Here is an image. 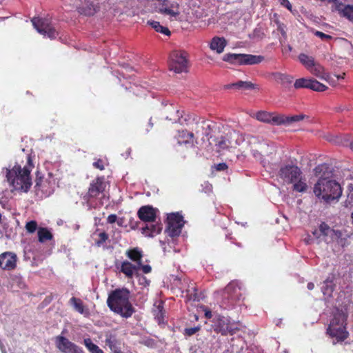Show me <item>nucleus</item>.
Returning a JSON list of instances; mask_svg holds the SVG:
<instances>
[{"mask_svg": "<svg viewBox=\"0 0 353 353\" xmlns=\"http://www.w3.org/2000/svg\"><path fill=\"white\" fill-rule=\"evenodd\" d=\"M314 172L318 177L313 188L314 195L326 203L338 202L343 189L340 183L333 179L332 169L327 164L322 163L314 169Z\"/></svg>", "mask_w": 353, "mask_h": 353, "instance_id": "obj_1", "label": "nucleus"}, {"mask_svg": "<svg viewBox=\"0 0 353 353\" xmlns=\"http://www.w3.org/2000/svg\"><path fill=\"white\" fill-rule=\"evenodd\" d=\"M130 292L125 288H117L111 291L107 299V305L114 313L128 319L135 312V309L130 301Z\"/></svg>", "mask_w": 353, "mask_h": 353, "instance_id": "obj_2", "label": "nucleus"}, {"mask_svg": "<svg viewBox=\"0 0 353 353\" xmlns=\"http://www.w3.org/2000/svg\"><path fill=\"white\" fill-rule=\"evenodd\" d=\"M347 314L343 310L336 308L327 328V333L337 342L343 341L349 335L346 330Z\"/></svg>", "mask_w": 353, "mask_h": 353, "instance_id": "obj_3", "label": "nucleus"}, {"mask_svg": "<svg viewBox=\"0 0 353 353\" xmlns=\"http://www.w3.org/2000/svg\"><path fill=\"white\" fill-rule=\"evenodd\" d=\"M241 288L236 282H231L225 288L221 306L224 309H232L241 301Z\"/></svg>", "mask_w": 353, "mask_h": 353, "instance_id": "obj_4", "label": "nucleus"}, {"mask_svg": "<svg viewBox=\"0 0 353 353\" xmlns=\"http://www.w3.org/2000/svg\"><path fill=\"white\" fill-rule=\"evenodd\" d=\"M264 59L261 55H253L250 54H233L227 53L223 57V61L232 64L239 65H255L260 63Z\"/></svg>", "mask_w": 353, "mask_h": 353, "instance_id": "obj_5", "label": "nucleus"}, {"mask_svg": "<svg viewBox=\"0 0 353 353\" xmlns=\"http://www.w3.org/2000/svg\"><path fill=\"white\" fill-rule=\"evenodd\" d=\"M302 174L301 170L297 165L288 164L280 168L278 176L284 183L291 184L300 179Z\"/></svg>", "mask_w": 353, "mask_h": 353, "instance_id": "obj_6", "label": "nucleus"}, {"mask_svg": "<svg viewBox=\"0 0 353 353\" xmlns=\"http://www.w3.org/2000/svg\"><path fill=\"white\" fill-rule=\"evenodd\" d=\"M34 28L38 32L50 39H54L58 35V32L46 19L34 17L31 19Z\"/></svg>", "mask_w": 353, "mask_h": 353, "instance_id": "obj_7", "label": "nucleus"}, {"mask_svg": "<svg viewBox=\"0 0 353 353\" xmlns=\"http://www.w3.org/2000/svg\"><path fill=\"white\" fill-rule=\"evenodd\" d=\"M170 68L176 73L187 72V53L184 51H174L170 54Z\"/></svg>", "mask_w": 353, "mask_h": 353, "instance_id": "obj_8", "label": "nucleus"}, {"mask_svg": "<svg viewBox=\"0 0 353 353\" xmlns=\"http://www.w3.org/2000/svg\"><path fill=\"white\" fill-rule=\"evenodd\" d=\"M168 225L165 233L170 237L179 236L183 226V216L178 212L171 213L167 218Z\"/></svg>", "mask_w": 353, "mask_h": 353, "instance_id": "obj_9", "label": "nucleus"}, {"mask_svg": "<svg viewBox=\"0 0 353 353\" xmlns=\"http://www.w3.org/2000/svg\"><path fill=\"white\" fill-rule=\"evenodd\" d=\"M6 179L14 190H22V169L20 165H15L12 169H6Z\"/></svg>", "mask_w": 353, "mask_h": 353, "instance_id": "obj_10", "label": "nucleus"}, {"mask_svg": "<svg viewBox=\"0 0 353 353\" xmlns=\"http://www.w3.org/2000/svg\"><path fill=\"white\" fill-rule=\"evenodd\" d=\"M56 347L62 353H84L82 348L63 336L55 337Z\"/></svg>", "mask_w": 353, "mask_h": 353, "instance_id": "obj_11", "label": "nucleus"}, {"mask_svg": "<svg viewBox=\"0 0 353 353\" xmlns=\"http://www.w3.org/2000/svg\"><path fill=\"white\" fill-rule=\"evenodd\" d=\"M105 187L106 183L104 177H97L90 183L88 196L90 198H96L100 193L103 192Z\"/></svg>", "mask_w": 353, "mask_h": 353, "instance_id": "obj_12", "label": "nucleus"}, {"mask_svg": "<svg viewBox=\"0 0 353 353\" xmlns=\"http://www.w3.org/2000/svg\"><path fill=\"white\" fill-rule=\"evenodd\" d=\"M313 234L316 236L317 238L322 237L323 239H325L326 236H331L332 239H338L341 236V233L340 231L331 229L325 223H322L319 226V230H315L313 232Z\"/></svg>", "mask_w": 353, "mask_h": 353, "instance_id": "obj_13", "label": "nucleus"}, {"mask_svg": "<svg viewBox=\"0 0 353 353\" xmlns=\"http://www.w3.org/2000/svg\"><path fill=\"white\" fill-rule=\"evenodd\" d=\"M175 138L179 145H185L187 147L192 148L196 143L194 139V134L186 130L179 131Z\"/></svg>", "mask_w": 353, "mask_h": 353, "instance_id": "obj_14", "label": "nucleus"}, {"mask_svg": "<svg viewBox=\"0 0 353 353\" xmlns=\"http://www.w3.org/2000/svg\"><path fill=\"white\" fill-rule=\"evenodd\" d=\"M17 256L11 252L0 254V267L3 270H13L16 267Z\"/></svg>", "mask_w": 353, "mask_h": 353, "instance_id": "obj_15", "label": "nucleus"}, {"mask_svg": "<svg viewBox=\"0 0 353 353\" xmlns=\"http://www.w3.org/2000/svg\"><path fill=\"white\" fill-rule=\"evenodd\" d=\"M256 119L261 122L279 125L281 123L280 114L259 111L255 115Z\"/></svg>", "mask_w": 353, "mask_h": 353, "instance_id": "obj_16", "label": "nucleus"}, {"mask_svg": "<svg viewBox=\"0 0 353 353\" xmlns=\"http://www.w3.org/2000/svg\"><path fill=\"white\" fill-rule=\"evenodd\" d=\"M137 214L139 218L144 222L153 223L156 219V210L149 205L141 207L138 210Z\"/></svg>", "mask_w": 353, "mask_h": 353, "instance_id": "obj_17", "label": "nucleus"}, {"mask_svg": "<svg viewBox=\"0 0 353 353\" xmlns=\"http://www.w3.org/2000/svg\"><path fill=\"white\" fill-rule=\"evenodd\" d=\"M34 168L32 157L29 155L27 158V165L23 167V192H27L32 185L31 180L29 177L31 169Z\"/></svg>", "mask_w": 353, "mask_h": 353, "instance_id": "obj_18", "label": "nucleus"}, {"mask_svg": "<svg viewBox=\"0 0 353 353\" xmlns=\"http://www.w3.org/2000/svg\"><path fill=\"white\" fill-rule=\"evenodd\" d=\"M227 43V41L225 38L214 37L212 39L210 48L212 50L216 51L218 54H221L223 52Z\"/></svg>", "mask_w": 353, "mask_h": 353, "instance_id": "obj_19", "label": "nucleus"}, {"mask_svg": "<svg viewBox=\"0 0 353 353\" xmlns=\"http://www.w3.org/2000/svg\"><path fill=\"white\" fill-rule=\"evenodd\" d=\"M225 88L226 89L235 88L238 90H249L258 89V85L256 84L252 83L250 81H239L236 83L228 84L225 86Z\"/></svg>", "mask_w": 353, "mask_h": 353, "instance_id": "obj_20", "label": "nucleus"}, {"mask_svg": "<svg viewBox=\"0 0 353 353\" xmlns=\"http://www.w3.org/2000/svg\"><path fill=\"white\" fill-rule=\"evenodd\" d=\"M162 230V225L159 223H150L145 227L142 228V234L145 236L153 237L159 234Z\"/></svg>", "mask_w": 353, "mask_h": 353, "instance_id": "obj_21", "label": "nucleus"}, {"mask_svg": "<svg viewBox=\"0 0 353 353\" xmlns=\"http://www.w3.org/2000/svg\"><path fill=\"white\" fill-rule=\"evenodd\" d=\"M137 270V265H133L128 261L121 263L120 271L128 278H132Z\"/></svg>", "mask_w": 353, "mask_h": 353, "instance_id": "obj_22", "label": "nucleus"}, {"mask_svg": "<svg viewBox=\"0 0 353 353\" xmlns=\"http://www.w3.org/2000/svg\"><path fill=\"white\" fill-rule=\"evenodd\" d=\"M273 79L283 86H288L293 81V77L289 74L281 72H274L272 74Z\"/></svg>", "mask_w": 353, "mask_h": 353, "instance_id": "obj_23", "label": "nucleus"}, {"mask_svg": "<svg viewBox=\"0 0 353 353\" xmlns=\"http://www.w3.org/2000/svg\"><path fill=\"white\" fill-rule=\"evenodd\" d=\"M125 254L129 259L134 261L137 265H138V267L141 265L143 254L138 248L128 250L126 251Z\"/></svg>", "mask_w": 353, "mask_h": 353, "instance_id": "obj_24", "label": "nucleus"}, {"mask_svg": "<svg viewBox=\"0 0 353 353\" xmlns=\"http://www.w3.org/2000/svg\"><path fill=\"white\" fill-rule=\"evenodd\" d=\"M306 117V115L301 114L299 115H293V116H285L283 114H280V125H290L294 122H299L302 121L303 119Z\"/></svg>", "mask_w": 353, "mask_h": 353, "instance_id": "obj_25", "label": "nucleus"}, {"mask_svg": "<svg viewBox=\"0 0 353 353\" xmlns=\"http://www.w3.org/2000/svg\"><path fill=\"white\" fill-rule=\"evenodd\" d=\"M309 72L318 78L324 80H327L330 77L328 74L325 72L324 68L317 62L309 70Z\"/></svg>", "mask_w": 353, "mask_h": 353, "instance_id": "obj_26", "label": "nucleus"}, {"mask_svg": "<svg viewBox=\"0 0 353 353\" xmlns=\"http://www.w3.org/2000/svg\"><path fill=\"white\" fill-rule=\"evenodd\" d=\"M79 12L86 16H92L97 12V7L92 2H85L78 8Z\"/></svg>", "mask_w": 353, "mask_h": 353, "instance_id": "obj_27", "label": "nucleus"}, {"mask_svg": "<svg viewBox=\"0 0 353 353\" xmlns=\"http://www.w3.org/2000/svg\"><path fill=\"white\" fill-rule=\"evenodd\" d=\"M334 284L333 283L332 279L327 278L323 283L321 287V291L323 295L325 296V299L329 298L332 296V294L334 291Z\"/></svg>", "mask_w": 353, "mask_h": 353, "instance_id": "obj_28", "label": "nucleus"}, {"mask_svg": "<svg viewBox=\"0 0 353 353\" xmlns=\"http://www.w3.org/2000/svg\"><path fill=\"white\" fill-rule=\"evenodd\" d=\"M229 321L224 318H219L214 325V330L216 333H221L222 335L225 336V332L228 330Z\"/></svg>", "mask_w": 353, "mask_h": 353, "instance_id": "obj_29", "label": "nucleus"}, {"mask_svg": "<svg viewBox=\"0 0 353 353\" xmlns=\"http://www.w3.org/2000/svg\"><path fill=\"white\" fill-rule=\"evenodd\" d=\"M298 58L301 64L303 65L308 71L316 63L313 57L308 56L304 53H301Z\"/></svg>", "mask_w": 353, "mask_h": 353, "instance_id": "obj_30", "label": "nucleus"}, {"mask_svg": "<svg viewBox=\"0 0 353 353\" xmlns=\"http://www.w3.org/2000/svg\"><path fill=\"white\" fill-rule=\"evenodd\" d=\"M105 344L108 345L110 349L114 353H121V347L119 346V343L115 336L112 335L108 336L105 339Z\"/></svg>", "mask_w": 353, "mask_h": 353, "instance_id": "obj_31", "label": "nucleus"}, {"mask_svg": "<svg viewBox=\"0 0 353 353\" xmlns=\"http://www.w3.org/2000/svg\"><path fill=\"white\" fill-rule=\"evenodd\" d=\"M293 190L298 192H305L307 190V185L305 181V179L303 177V174L301 177L299 179L296 181L293 182Z\"/></svg>", "mask_w": 353, "mask_h": 353, "instance_id": "obj_32", "label": "nucleus"}, {"mask_svg": "<svg viewBox=\"0 0 353 353\" xmlns=\"http://www.w3.org/2000/svg\"><path fill=\"white\" fill-rule=\"evenodd\" d=\"M70 304L74 307V310L79 313L83 314H87L88 310L85 309L82 301L76 297H72L70 300Z\"/></svg>", "mask_w": 353, "mask_h": 353, "instance_id": "obj_33", "label": "nucleus"}, {"mask_svg": "<svg viewBox=\"0 0 353 353\" xmlns=\"http://www.w3.org/2000/svg\"><path fill=\"white\" fill-rule=\"evenodd\" d=\"M37 233L39 241L41 243L50 241L53 237L52 234L46 228H39Z\"/></svg>", "mask_w": 353, "mask_h": 353, "instance_id": "obj_34", "label": "nucleus"}, {"mask_svg": "<svg viewBox=\"0 0 353 353\" xmlns=\"http://www.w3.org/2000/svg\"><path fill=\"white\" fill-rule=\"evenodd\" d=\"M307 88L316 92H323L327 90V87L315 79H309Z\"/></svg>", "mask_w": 353, "mask_h": 353, "instance_id": "obj_35", "label": "nucleus"}, {"mask_svg": "<svg viewBox=\"0 0 353 353\" xmlns=\"http://www.w3.org/2000/svg\"><path fill=\"white\" fill-rule=\"evenodd\" d=\"M148 23L158 32H161L167 36L170 34L169 29L166 27L162 26L158 21H148Z\"/></svg>", "mask_w": 353, "mask_h": 353, "instance_id": "obj_36", "label": "nucleus"}, {"mask_svg": "<svg viewBox=\"0 0 353 353\" xmlns=\"http://www.w3.org/2000/svg\"><path fill=\"white\" fill-rule=\"evenodd\" d=\"M83 343L90 353H103V350L93 343L90 338L85 339Z\"/></svg>", "mask_w": 353, "mask_h": 353, "instance_id": "obj_37", "label": "nucleus"}, {"mask_svg": "<svg viewBox=\"0 0 353 353\" xmlns=\"http://www.w3.org/2000/svg\"><path fill=\"white\" fill-rule=\"evenodd\" d=\"M231 143L226 139L225 137H221L217 141V143L215 144V146L216 148V151L218 152H221L226 149H228Z\"/></svg>", "mask_w": 353, "mask_h": 353, "instance_id": "obj_38", "label": "nucleus"}, {"mask_svg": "<svg viewBox=\"0 0 353 353\" xmlns=\"http://www.w3.org/2000/svg\"><path fill=\"white\" fill-rule=\"evenodd\" d=\"M158 12L162 14L168 15L170 18H175L179 14V12L177 9L174 10L172 8L164 6L159 8Z\"/></svg>", "mask_w": 353, "mask_h": 353, "instance_id": "obj_39", "label": "nucleus"}, {"mask_svg": "<svg viewBox=\"0 0 353 353\" xmlns=\"http://www.w3.org/2000/svg\"><path fill=\"white\" fill-rule=\"evenodd\" d=\"M98 239L95 240V245L99 248L103 246L105 241L108 239V234L105 232H102L98 234Z\"/></svg>", "mask_w": 353, "mask_h": 353, "instance_id": "obj_40", "label": "nucleus"}, {"mask_svg": "<svg viewBox=\"0 0 353 353\" xmlns=\"http://www.w3.org/2000/svg\"><path fill=\"white\" fill-rule=\"evenodd\" d=\"M308 83L309 79L301 78L295 81L294 86L296 89L307 88Z\"/></svg>", "mask_w": 353, "mask_h": 353, "instance_id": "obj_41", "label": "nucleus"}, {"mask_svg": "<svg viewBox=\"0 0 353 353\" xmlns=\"http://www.w3.org/2000/svg\"><path fill=\"white\" fill-rule=\"evenodd\" d=\"M341 12L344 17L353 21V6H345Z\"/></svg>", "mask_w": 353, "mask_h": 353, "instance_id": "obj_42", "label": "nucleus"}, {"mask_svg": "<svg viewBox=\"0 0 353 353\" xmlns=\"http://www.w3.org/2000/svg\"><path fill=\"white\" fill-rule=\"evenodd\" d=\"M163 306L161 303H159L158 305L156 306V308L154 310V314L155 317L158 319L159 322H161L163 319Z\"/></svg>", "mask_w": 353, "mask_h": 353, "instance_id": "obj_43", "label": "nucleus"}, {"mask_svg": "<svg viewBox=\"0 0 353 353\" xmlns=\"http://www.w3.org/2000/svg\"><path fill=\"white\" fill-rule=\"evenodd\" d=\"M29 233H34L37 229V223L35 221L27 222L25 226Z\"/></svg>", "mask_w": 353, "mask_h": 353, "instance_id": "obj_44", "label": "nucleus"}, {"mask_svg": "<svg viewBox=\"0 0 353 353\" xmlns=\"http://www.w3.org/2000/svg\"><path fill=\"white\" fill-rule=\"evenodd\" d=\"M347 201L350 203H353V182L350 183L347 185Z\"/></svg>", "mask_w": 353, "mask_h": 353, "instance_id": "obj_45", "label": "nucleus"}, {"mask_svg": "<svg viewBox=\"0 0 353 353\" xmlns=\"http://www.w3.org/2000/svg\"><path fill=\"white\" fill-rule=\"evenodd\" d=\"M227 331L225 332V335L230 334L232 335L236 333V332L239 330L237 327H234L233 325L230 324L228 322V325L227 327Z\"/></svg>", "mask_w": 353, "mask_h": 353, "instance_id": "obj_46", "label": "nucleus"}, {"mask_svg": "<svg viewBox=\"0 0 353 353\" xmlns=\"http://www.w3.org/2000/svg\"><path fill=\"white\" fill-rule=\"evenodd\" d=\"M199 330H200L199 327L186 328L185 330V334L188 336H192V335L194 334L196 332H198Z\"/></svg>", "mask_w": 353, "mask_h": 353, "instance_id": "obj_47", "label": "nucleus"}, {"mask_svg": "<svg viewBox=\"0 0 353 353\" xmlns=\"http://www.w3.org/2000/svg\"><path fill=\"white\" fill-rule=\"evenodd\" d=\"M314 34L321 38V39L324 40V39H330L332 38V37L330 35H328V34H326L322 32H320V31H315L314 32Z\"/></svg>", "mask_w": 353, "mask_h": 353, "instance_id": "obj_48", "label": "nucleus"}, {"mask_svg": "<svg viewBox=\"0 0 353 353\" xmlns=\"http://www.w3.org/2000/svg\"><path fill=\"white\" fill-rule=\"evenodd\" d=\"M201 128L203 130V134H204L205 136H208L211 131L210 125L203 122Z\"/></svg>", "mask_w": 353, "mask_h": 353, "instance_id": "obj_49", "label": "nucleus"}, {"mask_svg": "<svg viewBox=\"0 0 353 353\" xmlns=\"http://www.w3.org/2000/svg\"><path fill=\"white\" fill-rule=\"evenodd\" d=\"M93 166L100 170H104V165L101 159H98L97 161L93 163Z\"/></svg>", "mask_w": 353, "mask_h": 353, "instance_id": "obj_50", "label": "nucleus"}, {"mask_svg": "<svg viewBox=\"0 0 353 353\" xmlns=\"http://www.w3.org/2000/svg\"><path fill=\"white\" fill-rule=\"evenodd\" d=\"M139 268H141L143 273H145V274H148L152 270V268L149 265H142L141 264V266H139V267L137 266V270H139Z\"/></svg>", "mask_w": 353, "mask_h": 353, "instance_id": "obj_51", "label": "nucleus"}, {"mask_svg": "<svg viewBox=\"0 0 353 353\" xmlns=\"http://www.w3.org/2000/svg\"><path fill=\"white\" fill-rule=\"evenodd\" d=\"M228 165L225 163H220L215 165V169L217 171H224L227 170Z\"/></svg>", "mask_w": 353, "mask_h": 353, "instance_id": "obj_52", "label": "nucleus"}, {"mask_svg": "<svg viewBox=\"0 0 353 353\" xmlns=\"http://www.w3.org/2000/svg\"><path fill=\"white\" fill-rule=\"evenodd\" d=\"M281 5L285 7L288 10H292V5L288 0H279Z\"/></svg>", "mask_w": 353, "mask_h": 353, "instance_id": "obj_53", "label": "nucleus"}, {"mask_svg": "<svg viewBox=\"0 0 353 353\" xmlns=\"http://www.w3.org/2000/svg\"><path fill=\"white\" fill-rule=\"evenodd\" d=\"M117 220V216L116 214H110L108 216V219H107V222L108 223H110V224H112L114 223H115Z\"/></svg>", "mask_w": 353, "mask_h": 353, "instance_id": "obj_54", "label": "nucleus"}, {"mask_svg": "<svg viewBox=\"0 0 353 353\" xmlns=\"http://www.w3.org/2000/svg\"><path fill=\"white\" fill-rule=\"evenodd\" d=\"M341 143L345 146L349 145L350 149L353 150V141L349 142V140H345L344 142H341Z\"/></svg>", "mask_w": 353, "mask_h": 353, "instance_id": "obj_55", "label": "nucleus"}, {"mask_svg": "<svg viewBox=\"0 0 353 353\" xmlns=\"http://www.w3.org/2000/svg\"><path fill=\"white\" fill-rule=\"evenodd\" d=\"M205 316L207 319H210L212 317V312L209 310H205Z\"/></svg>", "mask_w": 353, "mask_h": 353, "instance_id": "obj_56", "label": "nucleus"}, {"mask_svg": "<svg viewBox=\"0 0 353 353\" xmlns=\"http://www.w3.org/2000/svg\"><path fill=\"white\" fill-rule=\"evenodd\" d=\"M253 156L256 159L261 158V154L256 150L252 151Z\"/></svg>", "mask_w": 353, "mask_h": 353, "instance_id": "obj_57", "label": "nucleus"}, {"mask_svg": "<svg viewBox=\"0 0 353 353\" xmlns=\"http://www.w3.org/2000/svg\"><path fill=\"white\" fill-rule=\"evenodd\" d=\"M307 288L309 290H312L314 289V284L313 283H307Z\"/></svg>", "mask_w": 353, "mask_h": 353, "instance_id": "obj_58", "label": "nucleus"}, {"mask_svg": "<svg viewBox=\"0 0 353 353\" xmlns=\"http://www.w3.org/2000/svg\"><path fill=\"white\" fill-rule=\"evenodd\" d=\"M336 77H337L338 79H343V76L336 75Z\"/></svg>", "mask_w": 353, "mask_h": 353, "instance_id": "obj_59", "label": "nucleus"}, {"mask_svg": "<svg viewBox=\"0 0 353 353\" xmlns=\"http://www.w3.org/2000/svg\"><path fill=\"white\" fill-rule=\"evenodd\" d=\"M152 342V341H148V343L147 344L150 345Z\"/></svg>", "mask_w": 353, "mask_h": 353, "instance_id": "obj_60", "label": "nucleus"}, {"mask_svg": "<svg viewBox=\"0 0 353 353\" xmlns=\"http://www.w3.org/2000/svg\"><path fill=\"white\" fill-rule=\"evenodd\" d=\"M160 243H161L162 245H164V243H163L162 241H160Z\"/></svg>", "mask_w": 353, "mask_h": 353, "instance_id": "obj_61", "label": "nucleus"}]
</instances>
